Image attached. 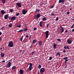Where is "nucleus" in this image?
I'll list each match as a JSON object with an SVG mask.
<instances>
[{
	"mask_svg": "<svg viewBox=\"0 0 74 74\" xmlns=\"http://www.w3.org/2000/svg\"><path fill=\"white\" fill-rule=\"evenodd\" d=\"M41 16V14L40 13H38L36 15H35L34 16V19H36V20H37L39 18H40Z\"/></svg>",
	"mask_w": 74,
	"mask_h": 74,
	"instance_id": "nucleus-1",
	"label": "nucleus"
},
{
	"mask_svg": "<svg viewBox=\"0 0 74 74\" xmlns=\"http://www.w3.org/2000/svg\"><path fill=\"white\" fill-rule=\"evenodd\" d=\"M8 62L7 63V67L8 68L10 67L11 66V62H12V60H10L8 61Z\"/></svg>",
	"mask_w": 74,
	"mask_h": 74,
	"instance_id": "nucleus-2",
	"label": "nucleus"
},
{
	"mask_svg": "<svg viewBox=\"0 0 74 74\" xmlns=\"http://www.w3.org/2000/svg\"><path fill=\"white\" fill-rule=\"evenodd\" d=\"M8 46L11 48L13 47H14V44L13 43V41H10L8 44Z\"/></svg>",
	"mask_w": 74,
	"mask_h": 74,
	"instance_id": "nucleus-3",
	"label": "nucleus"
},
{
	"mask_svg": "<svg viewBox=\"0 0 74 74\" xmlns=\"http://www.w3.org/2000/svg\"><path fill=\"white\" fill-rule=\"evenodd\" d=\"M45 68H42L40 69V73H43L44 72H45Z\"/></svg>",
	"mask_w": 74,
	"mask_h": 74,
	"instance_id": "nucleus-4",
	"label": "nucleus"
},
{
	"mask_svg": "<svg viewBox=\"0 0 74 74\" xmlns=\"http://www.w3.org/2000/svg\"><path fill=\"white\" fill-rule=\"evenodd\" d=\"M45 34L46 35V38H48V36L49 35V31H47L45 32Z\"/></svg>",
	"mask_w": 74,
	"mask_h": 74,
	"instance_id": "nucleus-5",
	"label": "nucleus"
},
{
	"mask_svg": "<svg viewBox=\"0 0 74 74\" xmlns=\"http://www.w3.org/2000/svg\"><path fill=\"white\" fill-rule=\"evenodd\" d=\"M27 10L26 9L22 10V13L23 15H25L27 13Z\"/></svg>",
	"mask_w": 74,
	"mask_h": 74,
	"instance_id": "nucleus-6",
	"label": "nucleus"
},
{
	"mask_svg": "<svg viewBox=\"0 0 74 74\" xmlns=\"http://www.w3.org/2000/svg\"><path fill=\"white\" fill-rule=\"evenodd\" d=\"M35 12H36L40 13V12H41V9H39L38 8H36V9Z\"/></svg>",
	"mask_w": 74,
	"mask_h": 74,
	"instance_id": "nucleus-7",
	"label": "nucleus"
},
{
	"mask_svg": "<svg viewBox=\"0 0 74 74\" xmlns=\"http://www.w3.org/2000/svg\"><path fill=\"white\" fill-rule=\"evenodd\" d=\"M0 55L1 58H4V56H5V53L4 52H1V53Z\"/></svg>",
	"mask_w": 74,
	"mask_h": 74,
	"instance_id": "nucleus-8",
	"label": "nucleus"
},
{
	"mask_svg": "<svg viewBox=\"0 0 74 74\" xmlns=\"http://www.w3.org/2000/svg\"><path fill=\"white\" fill-rule=\"evenodd\" d=\"M38 44L39 45V46H42V42L41 41H38Z\"/></svg>",
	"mask_w": 74,
	"mask_h": 74,
	"instance_id": "nucleus-9",
	"label": "nucleus"
},
{
	"mask_svg": "<svg viewBox=\"0 0 74 74\" xmlns=\"http://www.w3.org/2000/svg\"><path fill=\"white\" fill-rule=\"evenodd\" d=\"M19 73L20 74H23L24 73V71L22 69H21L19 71Z\"/></svg>",
	"mask_w": 74,
	"mask_h": 74,
	"instance_id": "nucleus-10",
	"label": "nucleus"
},
{
	"mask_svg": "<svg viewBox=\"0 0 74 74\" xmlns=\"http://www.w3.org/2000/svg\"><path fill=\"white\" fill-rule=\"evenodd\" d=\"M67 42L68 44H71V40H70V39H67Z\"/></svg>",
	"mask_w": 74,
	"mask_h": 74,
	"instance_id": "nucleus-11",
	"label": "nucleus"
},
{
	"mask_svg": "<svg viewBox=\"0 0 74 74\" xmlns=\"http://www.w3.org/2000/svg\"><path fill=\"white\" fill-rule=\"evenodd\" d=\"M32 70V67L29 66V68L27 69V71H31Z\"/></svg>",
	"mask_w": 74,
	"mask_h": 74,
	"instance_id": "nucleus-12",
	"label": "nucleus"
},
{
	"mask_svg": "<svg viewBox=\"0 0 74 74\" xmlns=\"http://www.w3.org/2000/svg\"><path fill=\"white\" fill-rule=\"evenodd\" d=\"M59 3H62V4H63L64 3V0H59Z\"/></svg>",
	"mask_w": 74,
	"mask_h": 74,
	"instance_id": "nucleus-13",
	"label": "nucleus"
},
{
	"mask_svg": "<svg viewBox=\"0 0 74 74\" xmlns=\"http://www.w3.org/2000/svg\"><path fill=\"white\" fill-rule=\"evenodd\" d=\"M16 4L17 6H18V7L21 8V7H22V5H21V3H17Z\"/></svg>",
	"mask_w": 74,
	"mask_h": 74,
	"instance_id": "nucleus-14",
	"label": "nucleus"
},
{
	"mask_svg": "<svg viewBox=\"0 0 74 74\" xmlns=\"http://www.w3.org/2000/svg\"><path fill=\"white\" fill-rule=\"evenodd\" d=\"M15 19H16V17L15 16H14L11 18V21H15Z\"/></svg>",
	"mask_w": 74,
	"mask_h": 74,
	"instance_id": "nucleus-15",
	"label": "nucleus"
},
{
	"mask_svg": "<svg viewBox=\"0 0 74 74\" xmlns=\"http://www.w3.org/2000/svg\"><path fill=\"white\" fill-rule=\"evenodd\" d=\"M4 18L5 19H7L8 18V14L5 15L4 16Z\"/></svg>",
	"mask_w": 74,
	"mask_h": 74,
	"instance_id": "nucleus-16",
	"label": "nucleus"
},
{
	"mask_svg": "<svg viewBox=\"0 0 74 74\" xmlns=\"http://www.w3.org/2000/svg\"><path fill=\"white\" fill-rule=\"evenodd\" d=\"M56 56H58V57H60V54L59 52H57V53L56 54Z\"/></svg>",
	"mask_w": 74,
	"mask_h": 74,
	"instance_id": "nucleus-17",
	"label": "nucleus"
},
{
	"mask_svg": "<svg viewBox=\"0 0 74 74\" xmlns=\"http://www.w3.org/2000/svg\"><path fill=\"white\" fill-rule=\"evenodd\" d=\"M1 14L2 15H4V14L5 13V12L4 11V10H3L1 11Z\"/></svg>",
	"mask_w": 74,
	"mask_h": 74,
	"instance_id": "nucleus-18",
	"label": "nucleus"
},
{
	"mask_svg": "<svg viewBox=\"0 0 74 74\" xmlns=\"http://www.w3.org/2000/svg\"><path fill=\"white\" fill-rule=\"evenodd\" d=\"M53 47L54 49H56V45L55 43L53 44Z\"/></svg>",
	"mask_w": 74,
	"mask_h": 74,
	"instance_id": "nucleus-19",
	"label": "nucleus"
},
{
	"mask_svg": "<svg viewBox=\"0 0 74 74\" xmlns=\"http://www.w3.org/2000/svg\"><path fill=\"white\" fill-rule=\"evenodd\" d=\"M42 21H40V23L39 25L40 27H42Z\"/></svg>",
	"mask_w": 74,
	"mask_h": 74,
	"instance_id": "nucleus-20",
	"label": "nucleus"
},
{
	"mask_svg": "<svg viewBox=\"0 0 74 74\" xmlns=\"http://www.w3.org/2000/svg\"><path fill=\"white\" fill-rule=\"evenodd\" d=\"M61 33H63L64 32V29H63V28L62 27V26H61Z\"/></svg>",
	"mask_w": 74,
	"mask_h": 74,
	"instance_id": "nucleus-21",
	"label": "nucleus"
},
{
	"mask_svg": "<svg viewBox=\"0 0 74 74\" xmlns=\"http://www.w3.org/2000/svg\"><path fill=\"white\" fill-rule=\"evenodd\" d=\"M16 67L15 66H13L12 68V70H15V69H16Z\"/></svg>",
	"mask_w": 74,
	"mask_h": 74,
	"instance_id": "nucleus-22",
	"label": "nucleus"
},
{
	"mask_svg": "<svg viewBox=\"0 0 74 74\" xmlns=\"http://www.w3.org/2000/svg\"><path fill=\"white\" fill-rule=\"evenodd\" d=\"M28 65H29V67H32V66H33V64L31 63H28Z\"/></svg>",
	"mask_w": 74,
	"mask_h": 74,
	"instance_id": "nucleus-23",
	"label": "nucleus"
},
{
	"mask_svg": "<svg viewBox=\"0 0 74 74\" xmlns=\"http://www.w3.org/2000/svg\"><path fill=\"white\" fill-rule=\"evenodd\" d=\"M67 59H68V58H67V57L64 58V59H65V61L67 62H68V60H67Z\"/></svg>",
	"mask_w": 74,
	"mask_h": 74,
	"instance_id": "nucleus-24",
	"label": "nucleus"
},
{
	"mask_svg": "<svg viewBox=\"0 0 74 74\" xmlns=\"http://www.w3.org/2000/svg\"><path fill=\"white\" fill-rule=\"evenodd\" d=\"M28 30V29H27V27H26L24 29H23V31H24V32H27V31Z\"/></svg>",
	"mask_w": 74,
	"mask_h": 74,
	"instance_id": "nucleus-25",
	"label": "nucleus"
},
{
	"mask_svg": "<svg viewBox=\"0 0 74 74\" xmlns=\"http://www.w3.org/2000/svg\"><path fill=\"white\" fill-rule=\"evenodd\" d=\"M23 36L22 37H21V38H20V41H22V40H23Z\"/></svg>",
	"mask_w": 74,
	"mask_h": 74,
	"instance_id": "nucleus-26",
	"label": "nucleus"
},
{
	"mask_svg": "<svg viewBox=\"0 0 74 74\" xmlns=\"http://www.w3.org/2000/svg\"><path fill=\"white\" fill-rule=\"evenodd\" d=\"M12 24L10 23V24L9 25V27H12Z\"/></svg>",
	"mask_w": 74,
	"mask_h": 74,
	"instance_id": "nucleus-27",
	"label": "nucleus"
},
{
	"mask_svg": "<svg viewBox=\"0 0 74 74\" xmlns=\"http://www.w3.org/2000/svg\"><path fill=\"white\" fill-rule=\"evenodd\" d=\"M1 0L2 1V3H3V4H5V2H6L5 0Z\"/></svg>",
	"mask_w": 74,
	"mask_h": 74,
	"instance_id": "nucleus-28",
	"label": "nucleus"
},
{
	"mask_svg": "<svg viewBox=\"0 0 74 74\" xmlns=\"http://www.w3.org/2000/svg\"><path fill=\"white\" fill-rule=\"evenodd\" d=\"M46 20H47V18H46L45 17H44L42 18V20L43 21H46Z\"/></svg>",
	"mask_w": 74,
	"mask_h": 74,
	"instance_id": "nucleus-29",
	"label": "nucleus"
},
{
	"mask_svg": "<svg viewBox=\"0 0 74 74\" xmlns=\"http://www.w3.org/2000/svg\"><path fill=\"white\" fill-rule=\"evenodd\" d=\"M38 68L39 69H40L41 68V66L40 64L39 65V66H38Z\"/></svg>",
	"mask_w": 74,
	"mask_h": 74,
	"instance_id": "nucleus-30",
	"label": "nucleus"
},
{
	"mask_svg": "<svg viewBox=\"0 0 74 74\" xmlns=\"http://www.w3.org/2000/svg\"><path fill=\"white\" fill-rule=\"evenodd\" d=\"M36 42V40H33L32 43H33V44H35Z\"/></svg>",
	"mask_w": 74,
	"mask_h": 74,
	"instance_id": "nucleus-31",
	"label": "nucleus"
},
{
	"mask_svg": "<svg viewBox=\"0 0 74 74\" xmlns=\"http://www.w3.org/2000/svg\"><path fill=\"white\" fill-rule=\"evenodd\" d=\"M23 31V29H21L19 31H18V33H20L21 32H22Z\"/></svg>",
	"mask_w": 74,
	"mask_h": 74,
	"instance_id": "nucleus-32",
	"label": "nucleus"
},
{
	"mask_svg": "<svg viewBox=\"0 0 74 74\" xmlns=\"http://www.w3.org/2000/svg\"><path fill=\"white\" fill-rule=\"evenodd\" d=\"M22 26V25H21L19 24L18 25H17L16 26V27H21Z\"/></svg>",
	"mask_w": 74,
	"mask_h": 74,
	"instance_id": "nucleus-33",
	"label": "nucleus"
},
{
	"mask_svg": "<svg viewBox=\"0 0 74 74\" xmlns=\"http://www.w3.org/2000/svg\"><path fill=\"white\" fill-rule=\"evenodd\" d=\"M54 6H55V4L53 5L50 7V8H51V9L52 8H53V7H54Z\"/></svg>",
	"mask_w": 74,
	"mask_h": 74,
	"instance_id": "nucleus-34",
	"label": "nucleus"
},
{
	"mask_svg": "<svg viewBox=\"0 0 74 74\" xmlns=\"http://www.w3.org/2000/svg\"><path fill=\"white\" fill-rule=\"evenodd\" d=\"M13 11L14 10H13V9H11L10 10H9V11H10V12H13Z\"/></svg>",
	"mask_w": 74,
	"mask_h": 74,
	"instance_id": "nucleus-35",
	"label": "nucleus"
},
{
	"mask_svg": "<svg viewBox=\"0 0 74 74\" xmlns=\"http://www.w3.org/2000/svg\"><path fill=\"white\" fill-rule=\"evenodd\" d=\"M66 49H70V48H69V46L68 45L66 46Z\"/></svg>",
	"mask_w": 74,
	"mask_h": 74,
	"instance_id": "nucleus-36",
	"label": "nucleus"
},
{
	"mask_svg": "<svg viewBox=\"0 0 74 74\" xmlns=\"http://www.w3.org/2000/svg\"><path fill=\"white\" fill-rule=\"evenodd\" d=\"M57 40L58 41H60V42L61 41V39H60V38H58L57 39Z\"/></svg>",
	"mask_w": 74,
	"mask_h": 74,
	"instance_id": "nucleus-37",
	"label": "nucleus"
},
{
	"mask_svg": "<svg viewBox=\"0 0 74 74\" xmlns=\"http://www.w3.org/2000/svg\"><path fill=\"white\" fill-rule=\"evenodd\" d=\"M63 52H64V53H66V50H65V49H64L63 51Z\"/></svg>",
	"mask_w": 74,
	"mask_h": 74,
	"instance_id": "nucleus-38",
	"label": "nucleus"
},
{
	"mask_svg": "<svg viewBox=\"0 0 74 74\" xmlns=\"http://www.w3.org/2000/svg\"><path fill=\"white\" fill-rule=\"evenodd\" d=\"M4 27H5L3 26L1 28H0V29L1 30H3V29L4 28Z\"/></svg>",
	"mask_w": 74,
	"mask_h": 74,
	"instance_id": "nucleus-39",
	"label": "nucleus"
},
{
	"mask_svg": "<svg viewBox=\"0 0 74 74\" xmlns=\"http://www.w3.org/2000/svg\"><path fill=\"white\" fill-rule=\"evenodd\" d=\"M52 59V57H50L49 58V60H51V59Z\"/></svg>",
	"mask_w": 74,
	"mask_h": 74,
	"instance_id": "nucleus-40",
	"label": "nucleus"
},
{
	"mask_svg": "<svg viewBox=\"0 0 74 74\" xmlns=\"http://www.w3.org/2000/svg\"><path fill=\"white\" fill-rule=\"evenodd\" d=\"M16 16H18L19 15H20V14L18 13L16 14Z\"/></svg>",
	"mask_w": 74,
	"mask_h": 74,
	"instance_id": "nucleus-41",
	"label": "nucleus"
},
{
	"mask_svg": "<svg viewBox=\"0 0 74 74\" xmlns=\"http://www.w3.org/2000/svg\"><path fill=\"white\" fill-rule=\"evenodd\" d=\"M58 20H59V18H58V17H57L56 18V21H58Z\"/></svg>",
	"mask_w": 74,
	"mask_h": 74,
	"instance_id": "nucleus-42",
	"label": "nucleus"
},
{
	"mask_svg": "<svg viewBox=\"0 0 74 74\" xmlns=\"http://www.w3.org/2000/svg\"><path fill=\"white\" fill-rule=\"evenodd\" d=\"M74 24H73L72 26L71 27V29H73V27H74Z\"/></svg>",
	"mask_w": 74,
	"mask_h": 74,
	"instance_id": "nucleus-43",
	"label": "nucleus"
},
{
	"mask_svg": "<svg viewBox=\"0 0 74 74\" xmlns=\"http://www.w3.org/2000/svg\"><path fill=\"white\" fill-rule=\"evenodd\" d=\"M32 55H33L34 54V52L33 51L32 52Z\"/></svg>",
	"mask_w": 74,
	"mask_h": 74,
	"instance_id": "nucleus-44",
	"label": "nucleus"
},
{
	"mask_svg": "<svg viewBox=\"0 0 74 74\" xmlns=\"http://www.w3.org/2000/svg\"><path fill=\"white\" fill-rule=\"evenodd\" d=\"M68 32V31L67 30H66L64 33H67Z\"/></svg>",
	"mask_w": 74,
	"mask_h": 74,
	"instance_id": "nucleus-45",
	"label": "nucleus"
},
{
	"mask_svg": "<svg viewBox=\"0 0 74 74\" xmlns=\"http://www.w3.org/2000/svg\"><path fill=\"white\" fill-rule=\"evenodd\" d=\"M49 24L48 23L47 24V27H48V26H49Z\"/></svg>",
	"mask_w": 74,
	"mask_h": 74,
	"instance_id": "nucleus-46",
	"label": "nucleus"
},
{
	"mask_svg": "<svg viewBox=\"0 0 74 74\" xmlns=\"http://www.w3.org/2000/svg\"><path fill=\"white\" fill-rule=\"evenodd\" d=\"M32 47H33V45H31L30 47V48L31 49V48H32Z\"/></svg>",
	"mask_w": 74,
	"mask_h": 74,
	"instance_id": "nucleus-47",
	"label": "nucleus"
},
{
	"mask_svg": "<svg viewBox=\"0 0 74 74\" xmlns=\"http://www.w3.org/2000/svg\"><path fill=\"white\" fill-rule=\"evenodd\" d=\"M51 15H52V16H55V14H54L51 13Z\"/></svg>",
	"mask_w": 74,
	"mask_h": 74,
	"instance_id": "nucleus-48",
	"label": "nucleus"
},
{
	"mask_svg": "<svg viewBox=\"0 0 74 74\" xmlns=\"http://www.w3.org/2000/svg\"><path fill=\"white\" fill-rule=\"evenodd\" d=\"M37 29V28H36V27H34V30H36Z\"/></svg>",
	"mask_w": 74,
	"mask_h": 74,
	"instance_id": "nucleus-49",
	"label": "nucleus"
},
{
	"mask_svg": "<svg viewBox=\"0 0 74 74\" xmlns=\"http://www.w3.org/2000/svg\"><path fill=\"white\" fill-rule=\"evenodd\" d=\"M32 36L31 35L29 37V40H30V39L31 38H32Z\"/></svg>",
	"mask_w": 74,
	"mask_h": 74,
	"instance_id": "nucleus-50",
	"label": "nucleus"
},
{
	"mask_svg": "<svg viewBox=\"0 0 74 74\" xmlns=\"http://www.w3.org/2000/svg\"><path fill=\"white\" fill-rule=\"evenodd\" d=\"M2 63H5V60H3L2 61Z\"/></svg>",
	"mask_w": 74,
	"mask_h": 74,
	"instance_id": "nucleus-51",
	"label": "nucleus"
},
{
	"mask_svg": "<svg viewBox=\"0 0 74 74\" xmlns=\"http://www.w3.org/2000/svg\"><path fill=\"white\" fill-rule=\"evenodd\" d=\"M26 38H28V37H29V36H28V35H27L26 36Z\"/></svg>",
	"mask_w": 74,
	"mask_h": 74,
	"instance_id": "nucleus-52",
	"label": "nucleus"
},
{
	"mask_svg": "<svg viewBox=\"0 0 74 74\" xmlns=\"http://www.w3.org/2000/svg\"><path fill=\"white\" fill-rule=\"evenodd\" d=\"M2 34V32H0V36H1Z\"/></svg>",
	"mask_w": 74,
	"mask_h": 74,
	"instance_id": "nucleus-53",
	"label": "nucleus"
},
{
	"mask_svg": "<svg viewBox=\"0 0 74 74\" xmlns=\"http://www.w3.org/2000/svg\"><path fill=\"white\" fill-rule=\"evenodd\" d=\"M67 14H70V12H67Z\"/></svg>",
	"mask_w": 74,
	"mask_h": 74,
	"instance_id": "nucleus-54",
	"label": "nucleus"
},
{
	"mask_svg": "<svg viewBox=\"0 0 74 74\" xmlns=\"http://www.w3.org/2000/svg\"><path fill=\"white\" fill-rule=\"evenodd\" d=\"M72 32H74V28L73 29H72Z\"/></svg>",
	"mask_w": 74,
	"mask_h": 74,
	"instance_id": "nucleus-55",
	"label": "nucleus"
},
{
	"mask_svg": "<svg viewBox=\"0 0 74 74\" xmlns=\"http://www.w3.org/2000/svg\"><path fill=\"white\" fill-rule=\"evenodd\" d=\"M22 50H20V52H22Z\"/></svg>",
	"mask_w": 74,
	"mask_h": 74,
	"instance_id": "nucleus-56",
	"label": "nucleus"
},
{
	"mask_svg": "<svg viewBox=\"0 0 74 74\" xmlns=\"http://www.w3.org/2000/svg\"><path fill=\"white\" fill-rule=\"evenodd\" d=\"M0 49L1 50H1H3V48H0Z\"/></svg>",
	"mask_w": 74,
	"mask_h": 74,
	"instance_id": "nucleus-57",
	"label": "nucleus"
},
{
	"mask_svg": "<svg viewBox=\"0 0 74 74\" xmlns=\"http://www.w3.org/2000/svg\"><path fill=\"white\" fill-rule=\"evenodd\" d=\"M64 49H67V48H66V47H64Z\"/></svg>",
	"mask_w": 74,
	"mask_h": 74,
	"instance_id": "nucleus-58",
	"label": "nucleus"
},
{
	"mask_svg": "<svg viewBox=\"0 0 74 74\" xmlns=\"http://www.w3.org/2000/svg\"><path fill=\"white\" fill-rule=\"evenodd\" d=\"M1 37H0V41H1Z\"/></svg>",
	"mask_w": 74,
	"mask_h": 74,
	"instance_id": "nucleus-59",
	"label": "nucleus"
},
{
	"mask_svg": "<svg viewBox=\"0 0 74 74\" xmlns=\"http://www.w3.org/2000/svg\"><path fill=\"white\" fill-rule=\"evenodd\" d=\"M37 74H39V71H38V73Z\"/></svg>",
	"mask_w": 74,
	"mask_h": 74,
	"instance_id": "nucleus-60",
	"label": "nucleus"
},
{
	"mask_svg": "<svg viewBox=\"0 0 74 74\" xmlns=\"http://www.w3.org/2000/svg\"><path fill=\"white\" fill-rule=\"evenodd\" d=\"M70 11H72V9H71V8H70Z\"/></svg>",
	"mask_w": 74,
	"mask_h": 74,
	"instance_id": "nucleus-61",
	"label": "nucleus"
},
{
	"mask_svg": "<svg viewBox=\"0 0 74 74\" xmlns=\"http://www.w3.org/2000/svg\"><path fill=\"white\" fill-rule=\"evenodd\" d=\"M66 62H67V61H65L64 62H65V63H66Z\"/></svg>",
	"mask_w": 74,
	"mask_h": 74,
	"instance_id": "nucleus-62",
	"label": "nucleus"
},
{
	"mask_svg": "<svg viewBox=\"0 0 74 74\" xmlns=\"http://www.w3.org/2000/svg\"><path fill=\"white\" fill-rule=\"evenodd\" d=\"M66 67H67V66H66L64 68H66Z\"/></svg>",
	"mask_w": 74,
	"mask_h": 74,
	"instance_id": "nucleus-63",
	"label": "nucleus"
},
{
	"mask_svg": "<svg viewBox=\"0 0 74 74\" xmlns=\"http://www.w3.org/2000/svg\"><path fill=\"white\" fill-rule=\"evenodd\" d=\"M72 21H74V19H73Z\"/></svg>",
	"mask_w": 74,
	"mask_h": 74,
	"instance_id": "nucleus-64",
	"label": "nucleus"
}]
</instances>
